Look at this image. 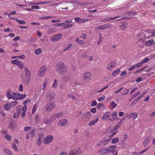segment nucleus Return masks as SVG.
Masks as SVG:
<instances>
[{"label":"nucleus","instance_id":"nucleus-1","mask_svg":"<svg viewBox=\"0 0 155 155\" xmlns=\"http://www.w3.org/2000/svg\"><path fill=\"white\" fill-rule=\"evenodd\" d=\"M56 69L59 75H62L64 72L66 71V68L65 64L63 62H59L56 66Z\"/></svg>","mask_w":155,"mask_h":155},{"label":"nucleus","instance_id":"nucleus-2","mask_svg":"<svg viewBox=\"0 0 155 155\" xmlns=\"http://www.w3.org/2000/svg\"><path fill=\"white\" fill-rule=\"evenodd\" d=\"M55 107L54 103L50 102L47 103L45 107V110L47 112L51 111Z\"/></svg>","mask_w":155,"mask_h":155},{"label":"nucleus","instance_id":"nucleus-3","mask_svg":"<svg viewBox=\"0 0 155 155\" xmlns=\"http://www.w3.org/2000/svg\"><path fill=\"white\" fill-rule=\"evenodd\" d=\"M91 74L89 72H86L83 75V80L86 82H88L91 81Z\"/></svg>","mask_w":155,"mask_h":155},{"label":"nucleus","instance_id":"nucleus-4","mask_svg":"<svg viewBox=\"0 0 155 155\" xmlns=\"http://www.w3.org/2000/svg\"><path fill=\"white\" fill-rule=\"evenodd\" d=\"M25 71V80L27 81V84H28V82L30 80L31 78V72L26 67L24 68Z\"/></svg>","mask_w":155,"mask_h":155},{"label":"nucleus","instance_id":"nucleus-5","mask_svg":"<svg viewBox=\"0 0 155 155\" xmlns=\"http://www.w3.org/2000/svg\"><path fill=\"white\" fill-rule=\"evenodd\" d=\"M62 35L61 34H58L52 36L50 38V40L52 42H55L61 39Z\"/></svg>","mask_w":155,"mask_h":155},{"label":"nucleus","instance_id":"nucleus-6","mask_svg":"<svg viewBox=\"0 0 155 155\" xmlns=\"http://www.w3.org/2000/svg\"><path fill=\"white\" fill-rule=\"evenodd\" d=\"M47 69V67L46 66H43L39 69L38 72V76L39 77H42L45 74Z\"/></svg>","mask_w":155,"mask_h":155},{"label":"nucleus","instance_id":"nucleus-7","mask_svg":"<svg viewBox=\"0 0 155 155\" xmlns=\"http://www.w3.org/2000/svg\"><path fill=\"white\" fill-rule=\"evenodd\" d=\"M53 137L52 136L48 135L43 139V142L45 144H48L51 143L53 140Z\"/></svg>","mask_w":155,"mask_h":155},{"label":"nucleus","instance_id":"nucleus-8","mask_svg":"<svg viewBox=\"0 0 155 155\" xmlns=\"http://www.w3.org/2000/svg\"><path fill=\"white\" fill-rule=\"evenodd\" d=\"M63 113L62 112L60 113H57L53 114L51 117V119L52 120V121L55 120L56 119H58L60 117H62L63 115Z\"/></svg>","mask_w":155,"mask_h":155},{"label":"nucleus","instance_id":"nucleus-9","mask_svg":"<svg viewBox=\"0 0 155 155\" xmlns=\"http://www.w3.org/2000/svg\"><path fill=\"white\" fill-rule=\"evenodd\" d=\"M55 94L53 92H49L47 94V98L49 101H51L53 100L55 96Z\"/></svg>","mask_w":155,"mask_h":155},{"label":"nucleus","instance_id":"nucleus-10","mask_svg":"<svg viewBox=\"0 0 155 155\" xmlns=\"http://www.w3.org/2000/svg\"><path fill=\"white\" fill-rule=\"evenodd\" d=\"M75 20L76 21L78 22L79 23H82L89 21L90 19H89L81 18L80 17H77L75 18Z\"/></svg>","mask_w":155,"mask_h":155},{"label":"nucleus","instance_id":"nucleus-11","mask_svg":"<svg viewBox=\"0 0 155 155\" xmlns=\"http://www.w3.org/2000/svg\"><path fill=\"white\" fill-rule=\"evenodd\" d=\"M115 65L116 63L114 61H110L108 65L107 69L109 70H111L112 68L115 67Z\"/></svg>","mask_w":155,"mask_h":155},{"label":"nucleus","instance_id":"nucleus-12","mask_svg":"<svg viewBox=\"0 0 155 155\" xmlns=\"http://www.w3.org/2000/svg\"><path fill=\"white\" fill-rule=\"evenodd\" d=\"M44 137V134L42 133H40L39 134V137L37 138L38 142L36 144L37 145H39L42 142V139Z\"/></svg>","mask_w":155,"mask_h":155},{"label":"nucleus","instance_id":"nucleus-13","mask_svg":"<svg viewBox=\"0 0 155 155\" xmlns=\"http://www.w3.org/2000/svg\"><path fill=\"white\" fill-rule=\"evenodd\" d=\"M120 16H117L115 17H108L106 18H104L102 19L101 21L103 22H106L107 21H109L111 20L116 19L117 18H120Z\"/></svg>","mask_w":155,"mask_h":155},{"label":"nucleus","instance_id":"nucleus-14","mask_svg":"<svg viewBox=\"0 0 155 155\" xmlns=\"http://www.w3.org/2000/svg\"><path fill=\"white\" fill-rule=\"evenodd\" d=\"M108 148H102L98 152V153L102 155L107 154L108 153Z\"/></svg>","mask_w":155,"mask_h":155},{"label":"nucleus","instance_id":"nucleus-15","mask_svg":"<svg viewBox=\"0 0 155 155\" xmlns=\"http://www.w3.org/2000/svg\"><path fill=\"white\" fill-rule=\"evenodd\" d=\"M12 94L13 95V99L14 100L15 99L18 100L21 96V95L20 94L14 92H12Z\"/></svg>","mask_w":155,"mask_h":155},{"label":"nucleus","instance_id":"nucleus-16","mask_svg":"<svg viewBox=\"0 0 155 155\" xmlns=\"http://www.w3.org/2000/svg\"><path fill=\"white\" fill-rule=\"evenodd\" d=\"M111 25L106 24L104 25H102L99 26L98 28L101 30H104L110 28Z\"/></svg>","mask_w":155,"mask_h":155},{"label":"nucleus","instance_id":"nucleus-17","mask_svg":"<svg viewBox=\"0 0 155 155\" xmlns=\"http://www.w3.org/2000/svg\"><path fill=\"white\" fill-rule=\"evenodd\" d=\"M58 123L61 126H65L67 124L68 121L65 119H63L59 120Z\"/></svg>","mask_w":155,"mask_h":155},{"label":"nucleus","instance_id":"nucleus-18","mask_svg":"<svg viewBox=\"0 0 155 155\" xmlns=\"http://www.w3.org/2000/svg\"><path fill=\"white\" fill-rule=\"evenodd\" d=\"M137 116V114L136 113H131L130 114L128 115L127 117L128 118H130L132 117H134V119H136Z\"/></svg>","mask_w":155,"mask_h":155},{"label":"nucleus","instance_id":"nucleus-19","mask_svg":"<svg viewBox=\"0 0 155 155\" xmlns=\"http://www.w3.org/2000/svg\"><path fill=\"white\" fill-rule=\"evenodd\" d=\"M124 118L122 119L114 127H113L112 129V130H113V131L117 129L122 124V121L124 120Z\"/></svg>","mask_w":155,"mask_h":155},{"label":"nucleus","instance_id":"nucleus-20","mask_svg":"<svg viewBox=\"0 0 155 155\" xmlns=\"http://www.w3.org/2000/svg\"><path fill=\"white\" fill-rule=\"evenodd\" d=\"M44 123L46 124H51L52 122V120L50 117L49 119L48 118H45L43 120Z\"/></svg>","mask_w":155,"mask_h":155},{"label":"nucleus","instance_id":"nucleus-21","mask_svg":"<svg viewBox=\"0 0 155 155\" xmlns=\"http://www.w3.org/2000/svg\"><path fill=\"white\" fill-rule=\"evenodd\" d=\"M16 125V123L14 121H12L10 123L8 127L10 129L11 128L13 129Z\"/></svg>","mask_w":155,"mask_h":155},{"label":"nucleus","instance_id":"nucleus-22","mask_svg":"<svg viewBox=\"0 0 155 155\" xmlns=\"http://www.w3.org/2000/svg\"><path fill=\"white\" fill-rule=\"evenodd\" d=\"M11 91L10 90H8L7 91L6 93V96L8 99H13V95L12 94V92L11 94Z\"/></svg>","mask_w":155,"mask_h":155},{"label":"nucleus","instance_id":"nucleus-23","mask_svg":"<svg viewBox=\"0 0 155 155\" xmlns=\"http://www.w3.org/2000/svg\"><path fill=\"white\" fill-rule=\"evenodd\" d=\"M92 115L91 113L90 112H88L86 113L85 114L83 115V117H86V120H89Z\"/></svg>","mask_w":155,"mask_h":155},{"label":"nucleus","instance_id":"nucleus-24","mask_svg":"<svg viewBox=\"0 0 155 155\" xmlns=\"http://www.w3.org/2000/svg\"><path fill=\"white\" fill-rule=\"evenodd\" d=\"M127 26V24L126 22L123 23L122 25L120 26V27L122 31H124L126 29Z\"/></svg>","mask_w":155,"mask_h":155},{"label":"nucleus","instance_id":"nucleus-25","mask_svg":"<svg viewBox=\"0 0 155 155\" xmlns=\"http://www.w3.org/2000/svg\"><path fill=\"white\" fill-rule=\"evenodd\" d=\"M111 113L110 112H107L102 117V119L104 120L110 116Z\"/></svg>","mask_w":155,"mask_h":155},{"label":"nucleus","instance_id":"nucleus-26","mask_svg":"<svg viewBox=\"0 0 155 155\" xmlns=\"http://www.w3.org/2000/svg\"><path fill=\"white\" fill-rule=\"evenodd\" d=\"M154 42V41L153 39H150L145 42V44L146 46H151L152 45V44Z\"/></svg>","mask_w":155,"mask_h":155},{"label":"nucleus","instance_id":"nucleus-27","mask_svg":"<svg viewBox=\"0 0 155 155\" xmlns=\"http://www.w3.org/2000/svg\"><path fill=\"white\" fill-rule=\"evenodd\" d=\"M150 137L147 136L145 139L144 141L143 142V145L144 147L146 146L149 141Z\"/></svg>","mask_w":155,"mask_h":155},{"label":"nucleus","instance_id":"nucleus-28","mask_svg":"<svg viewBox=\"0 0 155 155\" xmlns=\"http://www.w3.org/2000/svg\"><path fill=\"white\" fill-rule=\"evenodd\" d=\"M12 106V104H7L4 105V107L5 108L6 110H8L10 109V108Z\"/></svg>","mask_w":155,"mask_h":155},{"label":"nucleus","instance_id":"nucleus-29","mask_svg":"<svg viewBox=\"0 0 155 155\" xmlns=\"http://www.w3.org/2000/svg\"><path fill=\"white\" fill-rule=\"evenodd\" d=\"M136 14V12L134 11H130V12H126L124 13L126 16H129L130 15H134Z\"/></svg>","mask_w":155,"mask_h":155},{"label":"nucleus","instance_id":"nucleus-30","mask_svg":"<svg viewBox=\"0 0 155 155\" xmlns=\"http://www.w3.org/2000/svg\"><path fill=\"white\" fill-rule=\"evenodd\" d=\"M16 109L17 111V113L18 114L20 115L22 112V107L21 106H19L17 107Z\"/></svg>","mask_w":155,"mask_h":155},{"label":"nucleus","instance_id":"nucleus-31","mask_svg":"<svg viewBox=\"0 0 155 155\" xmlns=\"http://www.w3.org/2000/svg\"><path fill=\"white\" fill-rule=\"evenodd\" d=\"M75 40H76V42L79 45H83L84 44V43L83 42V41L79 40L78 38H76Z\"/></svg>","mask_w":155,"mask_h":155},{"label":"nucleus","instance_id":"nucleus-32","mask_svg":"<svg viewBox=\"0 0 155 155\" xmlns=\"http://www.w3.org/2000/svg\"><path fill=\"white\" fill-rule=\"evenodd\" d=\"M35 41L36 39L32 37H30L27 40V41L29 43H33Z\"/></svg>","mask_w":155,"mask_h":155},{"label":"nucleus","instance_id":"nucleus-33","mask_svg":"<svg viewBox=\"0 0 155 155\" xmlns=\"http://www.w3.org/2000/svg\"><path fill=\"white\" fill-rule=\"evenodd\" d=\"M12 63L13 64H15L17 65H18L20 63V61L17 59L13 60L12 61Z\"/></svg>","mask_w":155,"mask_h":155},{"label":"nucleus","instance_id":"nucleus-34","mask_svg":"<svg viewBox=\"0 0 155 155\" xmlns=\"http://www.w3.org/2000/svg\"><path fill=\"white\" fill-rule=\"evenodd\" d=\"M3 151L6 153L8 155H11L12 153L10 150L7 149H5L3 150Z\"/></svg>","mask_w":155,"mask_h":155},{"label":"nucleus","instance_id":"nucleus-35","mask_svg":"<svg viewBox=\"0 0 155 155\" xmlns=\"http://www.w3.org/2000/svg\"><path fill=\"white\" fill-rule=\"evenodd\" d=\"M5 138L8 141L11 140V137L9 134H6L5 135Z\"/></svg>","mask_w":155,"mask_h":155},{"label":"nucleus","instance_id":"nucleus-36","mask_svg":"<svg viewBox=\"0 0 155 155\" xmlns=\"http://www.w3.org/2000/svg\"><path fill=\"white\" fill-rule=\"evenodd\" d=\"M108 153L111 152L112 153H115V152H116L117 150L111 149L110 147H108Z\"/></svg>","mask_w":155,"mask_h":155},{"label":"nucleus","instance_id":"nucleus-37","mask_svg":"<svg viewBox=\"0 0 155 155\" xmlns=\"http://www.w3.org/2000/svg\"><path fill=\"white\" fill-rule=\"evenodd\" d=\"M50 3V2L48 1H46L45 2H38V5H42V4H48Z\"/></svg>","mask_w":155,"mask_h":155},{"label":"nucleus","instance_id":"nucleus-38","mask_svg":"<svg viewBox=\"0 0 155 155\" xmlns=\"http://www.w3.org/2000/svg\"><path fill=\"white\" fill-rule=\"evenodd\" d=\"M12 147L14 150L16 151H18V148L17 147L16 145L14 143L12 145Z\"/></svg>","mask_w":155,"mask_h":155},{"label":"nucleus","instance_id":"nucleus-39","mask_svg":"<svg viewBox=\"0 0 155 155\" xmlns=\"http://www.w3.org/2000/svg\"><path fill=\"white\" fill-rule=\"evenodd\" d=\"M38 105L36 104L34 105L32 111V113L34 114L35 112L37 107Z\"/></svg>","mask_w":155,"mask_h":155},{"label":"nucleus","instance_id":"nucleus-40","mask_svg":"<svg viewBox=\"0 0 155 155\" xmlns=\"http://www.w3.org/2000/svg\"><path fill=\"white\" fill-rule=\"evenodd\" d=\"M41 48H38L35 51V54L36 55H38L41 52Z\"/></svg>","mask_w":155,"mask_h":155},{"label":"nucleus","instance_id":"nucleus-41","mask_svg":"<svg viewBox=\"0 0 155 155\" xmlns=\"http://www.w3.org/2000/svg\"><path fill=\"white\" fill-rule=\"evenodd\" d=\"M119 140V138L118 137H116L115 138H114L112 139V143H116Z\"/></svg>","mask_w":155,"mask_h":155},{"label":"nucleus","instance_id":"nucleus-42","mask_svg":"<svg viewBox=\"0 0 155 155\" xmlns=\"http://www.w3.org/2000/svg\"><path fill=\"white\" fill-rule=\"evenodd\" d=\"M120 71V69H117L114 71L112 73V75L113 76H115Z\"/></svg>","mask_w":155,"mask_h":155},{"label":"nucleus","instance_id":"nucleus-43","mask_svg":"<svg viewBox=\"0 0 155 155\" xmlns=\"http://www.w3.org/2000/svg\"><path fill=\"white\" fill-rule=\"evenodd\" d=\"M15 20L20 24H25V22L24 21L18 20L17 18H15Z\"/></svg>","mask_w":155,"mask_h":155},{"label":"nucleus","instance_id":"nucleus-44","mask_svg":"<svg viewBox=\"0 0 155 155\" xmlns=\"http://www.w3.org/2000/svg\"><path fill=\"white\" fill-rule=\"evenodd\" d=\"M68 76V74H65L63 76H62V77L63 78H64L65 80L67 81L69 79Z\"/></svg>","mask_w":155,"mask_h":155},{"label":"nucleus","instance_id":"nucleus-45","mask_svg":"<svg viewBox=\"0 0 155 155\" xmlns=\"http://www.w3.org/2000/svg\"><path fill=\"white\" fill-rule=\"evenodd\" d=\"M35 130H34L32 129L31 131L29 132L30 134L31 135V137L32 138L34 137V136L35 135Z\"/></svg>","mask_w":155,"mask_h":155},{"label":"nucleus","instance_id":"nucleus-46","mask_svg":"<svg viewBox=\"0 0 155 155\" xmlns=\"http://www.w3.org/2000/svg\"><path fill=\"white\" fill-rule=\"evenodd\" d=\"M73 25L72 24H67L64 27V29H67L71 27Z\"/></svg>","mask_w":155,"mask_h":155},{"label":"nucleus","instance_id":"nucleus-47","mask_svg":"<svg viewBox=\"0 0 155 155\" xmlns=\"http://www.w3.org/2000/svg\"><path fill=\"white\" fill-rule=\"evenodd\" d=\"M112 117L113 119H115L117 118V114L116 112H114L112 114Z\"/></svg>","mask_w":155,"mask_h":155},{"label":"nucleus","instance_id":"nucleus-48","mask_svg":"<svg viewBox=\"0 0 155 155\" xmlns=\"http://www.w3.org/2000/svg\"><path fill=\"white\" fill-rule=\"evenodd\" d=\"M146 68V67H143V68H141L140 69L136 71L134 74L140 72V71H143Z\"/></svg>","mask_w":155,"mask_h":155},{"label":"nucleus","instance_id":"nucleus-49","mask_svg":"<svg viewBox=\"0 0 155 155\" xmlns=\"http://www.w3.org/2000/svg\"><path fill=\"white\" fill-rule=\"evenodd\" d=\"M111 105L113 106V107L112 108V109H113V108H115L117 106V104L115 102L113 101L111 103Z\"/></svg>","mask_w":155,"mask_h":155},{"label":"nucleus","instance_id":"nucleus-50","mask_svg":"<svg viewBox=\"0 0 155 155\" xmlns=\"http://www.w3.org/2000/svg\"><path fill=\"white\" fill-rule=\"evenodd\" d=\"M97 104V102L95 100H94L92 102L91 105V107L95 106Z\"/></svg>","mask_w":155,"mask_h":155},{"label":"nucleus","instance_id":"nucleus-51","mask_svg":"<svg viewBox=\"0 0 155 155\" xmlns=\"http://www.w3.org/2000/svg\"><path fill=\"white\" fill-rule=\"evenodd\" d=\"M96 122V121H95V120H93L90 122L88 124V125L90 126L93 125Z\"/></svg>","mask_w":155,"mask_h":155},{"label":"nucleus","instance_id":"nucleus-52","mask_svg":"<svg viewBox=\"0 0 155 155\" xmlns=\"http://www.w3.org/2000/svg\"><path fill=\"white\" fill-rule=\"evenodd\" d=\"M149 58H147L144 59L141 62L143 64L144 63L147 62L149 61Z\"/></svg>","mask_w":155,"mask_h":155},{"label":"nucleus","instance_id":"nucleus-53","mask_svg":"<svg viewBox=\"0 0 155 155\" xmlns=\"http://www.w3.org/2000/svg\"><path fill=\"white\" fill-rule=\"evenodd\" d=\"M105 96H103V97H99L98 98V101H101L105 99Z\"/></svg>","mask_w":155,"mask_h":155},{"label":"nucleus","instance_id":"nucleus-54","mask_svg":"<svg viewBox=\"0 0 155 155\" xmlns=\"http://www.w3.org/2000/svg\"><path fill=\"white\" fill-rule=\"evenodd\" d=\"M68 97L70 98L73 99H75V97H74L71 94H68Z\"/></svg>","mask_w":155,"mask_h":155},{"label":"nucleus","instance_id":"nucleus-55","mask_svg":"<svg viewBox=\"0 0 155 155\" xmlns=\"http://www.w3.org/2000/svg\"><path fill=\"white\" fill-rule=\"evenodd\" d=\"M30 101V100L29 99H27V100L24 101L23 102V104L25 106H26L27 103L28 102H29Z\"/></svg>","mask_w":155,"mask_h":155},{"label":"nucleus","instance_id":"nucleus-56","mask_svg":"<svg viewBox=\"0 0 155 155\" xmlns=\"http://www.w3.org/2000/svg\"><path fill=\"white\" fill-rule=\"evenodd\" d=\"M31 8L32 9H39L40 8V7L38 5H34L32 6L31 7Z\"/></svg>","mask_w":155,"mask_h":155},{"label":"nucleus","instance_id":"nucleus-57","mask_svg":"<svg viewBox=\"0 0 155 155\" xmlns=\"http://www.w3.org/2000/svg\"><path fill=\"white\" fill-rule=\"evenodd\" d=\"M89 4H90V2H86L83 3H82L80 5L82 6H86L89 5Z\"/></svg>","mask_w":155,"mask_h":155},{"label":"nucleus","instance_id":"nucleus-58","mask_svg":"<svg viewBox=\"0 0 155 155\" xmlns=\"http://www.w3.org/2000/svg\"><path fill=\"white\" fill-rule=\"evenodd\" d=\"M18 67L21 68L22 69L24 67V64L20 62L19 64H18Z\"/></svg>","mask_w":155,"mask_h":155},{"label":"nucleus","instance_id":"nucleus-59","mask_svg":"<svg viewBox=\"0 0 155 155\" xmlns=\"http://www.w3.org/2000/svg\"><path fill=\"white\" fill-rule=\"evenodd\" d=\"M19 90L21 91H22L23 90V86L22 84H20L19 85Z\"/></svg>","mask_w":155,"mask_h":155},{"label":"nucleus","instance_id":"nucleus-60","mask_svg":"<svg viewBox=\"0 0 155 155\" xmlns=\"http://www.w3.org/2000/svg\"><path fill=\"white\" fill-rule=\"evenodd\" d=\"M93 113H95L96 112V109L95 108H93L90 110Z\"/></svg>","mask_w":155,"mask_h":155},{"label":"nucleus","instance_id":"nucleus-61","mask_svg":"<svg viewBox=\"0 0 155 155\" xmlns=\"http://www.w3.org/2000/svg\"><path fill=\"white\" fill-rule=\"evenodd\" d=\"M103 106V104H102L101 103H98L96 107L98 109H99L101 107Z\"/></svg>","mask_w":155,"mask_h":155},{"label":"nucleus","instance_id":"nucleus-62","mask_svg":"<svg viewBox=\"0 0 155 155\" xmlns=\"http://www.w3.org/2000/svg\"><path fill=\"white\" fill-rule=\"evenodd\" d=\"M143 64V63L141 62H140L138 63L137 64H136L135 65V66H136V67H139V66H141Z\"/></svg>","mask_w":155,"mask_h":155},{"label":"nucleus","instance_id":"nucleus-63","mask_svg":"<svg viewBox=\"0 0 155 155\" xmlns=\"http://www.w3.org/2000/svg\"><path fill=\"white\" fill-rule=\"evenodd\" d=\"M20 115L18 114L17 112L15 113L13 115V117L15 118H18Z\"/></svg>","mask_w":155,"mask_h":155},{"label":"nucleus","instance_id":"nucleus-64","mask_svg":"<svg viewBox=\"0 0 155 155\" xmlns=\"http://www.w3.org/2000/svg\"><path fill=\"white\" fill-rule=\"evenodd\" d=\"M30 127H26L24 128V130L25 131H27L31 129Z\"/></svg>","mask_w":155,"mask_h":155}]
</instances>
